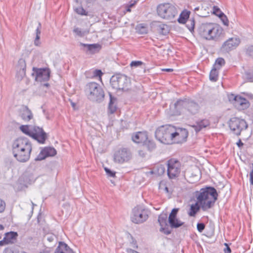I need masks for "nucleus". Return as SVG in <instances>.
<instances>
[{"label":"nucleus","instance_id":"nucleus-1","mask_svg":"<svg viewBox=\"0 0 253 253\" xmlns=\"http://www.w3.org/2000/svg\"><path fill=\"white\" fill-rule=\"evenodd\" d=\"M32 150V144L25 137H19L12 144V153L14 157L20 162H27Z\"/></svg>","mask_w":253,"mask_h":253},{"label":"nucleus","instance_id":"nucleus-2","mask_svg":"<svg viewBox=\"0 0 253 253\" xmlns=\"http://www.w3.org/2000/svg\"><path fill=\"white\" fill-rule=\"evenodd\" d=\"M195 196L202 206V209L206 211L212 207L217 200L218 194L216 189L207 186L195 192Z\"/></svg>","mask_w":253,"mask_h":253},{"label":"nucleus","instance_id":"nucleus-3","mask_svg":"<svg viewBox=\"0 0 253 253\" xmlns=\"http://www.w3.org/2000/svg\"><path fill=\"white\" fill-rule=\"evenodd\" d=\"M174 106L176 114L178 115L186 112L194 115L199 112L200 108L196 101L188 98L178 99L174 103Z\"/></svg>","mask_w":253,"mask_h":253},{"label":"nucleus","instance_id":"nucleus-4","mask_svg":"<svg viewBox=\"0 0 253 253\" xmlns=\"http://www.w3.org/2000/svg\"><path fill=\"white\" fill-rule=\"evenodd\" d=\"M85 93L89 100L98 103L103 100L105 96L102 88L98 84L95 82H90L86 84Z\"/></svg>","mask_w":253,"mask_h":253},{"label":"nucleus","instance_id":"nucleus-5","mask_svg":"<svg viewBox=\"0 0 253 253\" xmlns=\"http://www.w3.org/2000/svg\"><path fill=\"white\" fill-rule=\"evenodd\" d=\"M174 126L169 125L163 126L157 128L155 131L156 138L161 143L166 144L173 143L172 133Z\"/></svg>","mask_w":253,"mask_h":253},{"label":"nucleus","instance_id":"nucleus-6","mask_svg":"<svg viewBox=\"0 0 253 253\" xmlns=\"http://www.w3.org/2000/svg\"><path fill=\"white\" fill-rule=\"evenodd\" d=\"M110 84L112 87L115 89L126 91L129 90L131 82L130 78L126 75L117 74L111 78Z\"/></svg>","mask_w":253,"mask_h":253},{"label":"nucleus","instance_id":"nucleus-7","mask_svg":"<svg viewBox=\"0 0 253 253\" xmlns=\"http://www.w3.org/2000/svg\"><path fill=\"white\" fill-rule=\"evenodd\" d=\"M157 12L159 16L166 20L173 19L178 13L175 6L170 3L159 4L157 7Z\"/></svg>","mask_w":253,"mask_h":253},{"label":"nucleus","instance_id":"nucleus-8","mask_svg":"<svg viewBox=\"0 0 253 253\" xmlns=\"http://www.w3.org/2000/svg\"><path fill=\"white\" fill-rule=\"evenodd\" d=\"M227 124L232 132L237 136L240 135L242 131L248 127L247 122L244 119L238 117L231 118Z\"/></svg>","mask_w":253,"mask_h":253},{"label":"nucleus","instance_id":"nucleus-9","mask_svg":"<svg viewBox=\"0 0 253 253\" xmlns=\"http://www.w3.org/2000/svg\"><path fill=\"white\" fill-rule=\"evenodd\" d=\"M149 212L140 206L135 207L132 211L131 221L135 224H141L148 218Z\"/></svg>","mask_w":253,"mask_h":253},{"label":"nucleus","instance_id":"nucleus-10","mask_svg":"<svg viewBox=\"0 0 253 253\" xmlns=\"http://www.w3.org/2000/svg\"><path fill=\"white\" fill-rule=\"evenodd\" d=\"M240 43L241 40L238 37L230 38L222 43L220 51L222 53H229L230 51L235 49Z\"/></svg>","mask_w":253,"mask_h":253},{"label":"nucleus","instance_id":"nucleus-11","mask_svg":"<svg viewBox=\"0 0 253 253\" xmlns=\"http://www.w3.org/2000/svg\"><path fill=\"white\" fill-rule=\"evenodd\" d=\"M180 163L174 159H171L167 162V174L170 179L175 178L180 172Z\"/></svg>","mask_w":253,"mask_h":253},{"label":"nucleus","instance_id":"nucleus-12","mask_svg":"<svg viewBox=\"0 0 253 253\" xmlns=\"http://www.w3.org/2000/svg\"><path fill=\"white\" fill-rule=\"evenodd\" d=\"M132 158V154L127 148H121L114 154V160L115 162L122 164L129 161Z\"/></svg>","mask_w":253,"mask_h":253},{"label":"nucleus","instance_id":"nucleus-13","mask_svg":"<svg viewBox=\"0 0 253 253\" xmlns=\"http://www.w3.org/2000/svg\"><path fill=\"white\" fill-rule=\"evenodd\" d=\"M33 76L35 77V80L37 82H47L50 78V72L48 68H37L34 67Z\"/></svg>","mask_w":253,"mask_h":253},{"label":"nucleus","instance_id":"nucleus-14","mask_svg":"<svg viewBox=\"0 0 253 253\" xmlns=\"http://www.w3.org/2000/svg\"><path fill=\"white\" fill-rule=\"evenodd\" d=\"M173 143H181L186 141L188 131L186 128L174 126L172 135Z\"/></svg>","mask_w":253,"mask_h":253},{"label":"nucleus","instance_id":"nucleus-15","mask_svg":"<svg viewBox=\"0 0 253 253\" xmlns=\"http://www.w3.org/2000/svg\"><path fill=\"white\" fill-rule=\"evenodd\" d=\"M31 137L37 140L40 144H44L48 136L42 128L37 126H33Z\"/></svg>","mask_w":253,"mask_h":253},{"label":"nucleus","instance_id":"nucleus-16","mask_svg":"<svg viewBox=\"0 0 253 253\" xmlns=\"http://www.w3.org/2000/svg\"><path fill=\"white\" fill-rule=\"evenodd\" d=\"M179 208L173 209L168 217V222L171 228H178L184 225V222L177 218Z\"/></svg>","mask_w":253,"mask_h":253},{"label":"nucleus","instance_id":"nucleus-17","mask_svg":"<svg viewBox=\"0 0 253 253\" xmlns=\"http://www.w3.org/2000/svg\"><path fill=\"white\" fill-rule=\"evenodd\" d=\"M18 237V234L17 232L10 231L5 233L3 239L0 241V246L15 244L17 241Z\"/></svg>","mask_w":253,"mask_h":253},{"label":"nucleus","instance_id":"nucleus-18","mask_svg":"<svg viewBox=\"0 0 253 253\" xmlns=\"http://www.w3.org/2000/svg\"><path fill=\"white\" fill-rule=\"evenodd\" d=\"M212 24V23H202L198 29V33L207 40H211Z\"/></svg>","mask_w":253,"mask_h":253},{"label":"nucleus","instance_id":"nucleus-19","mask_svg":"<svg viewBox=\"0 0 253 253\" xmlns=\"http://www.w3.org/2000/svg\"><path fill=\"white\" fill-rule=\"evenodd\" d=\"M158 222L161 228L160 231L164 234L168 235L170 234L171 231L169 229L168 224V216L166 213H162L159 215Z\"/></svg>","mask_w":253,"mask_h":253},{"label":"nucleus","instance_id":"nucleus-20","mask_svg":"<svg viewBox=\"0 0 253 253\" xmlns=\"http://www.w3.org/2000/svg\"><path fill=\"white\" fill-rule=\"evenodd\" d=\"M151 28L161 35H166L169 32V27L159 21H153L151 24Z\"/></svg>","mask_w":253,"mask_h":253},{"label":"nucleus","instance_id":"nucleus-21","mask_svg":"<svg viewBox=\"0 0 253 253\" xmlns=\"http://www.w3.org/2000/svg\"><path fill=\"white\" fill-rule=\"evenodd\" d=\"M57 154L56 150L51 147H46L42 149L35 158L36 161H42L48 157H52Z\"/></svg>","mask_w":253,"mask_h":253},{"label":"nucleus","instance_id":"nucleus-22","mask_svg":"<svg viewBox=\"0 0 253 253\" xmlns=\"http://www.w3.org/2000/svg\"><path fill=\"white\" fill-rule=\"evenodd\" d=\"M212 26L211 40L217 41L223 35V28L218 24L212 23Z\"/></svg>","mask_w":253,"mask_h":253},{"label":"nucleus","instance_id":"nucleus-23","mask_svg":"<svg viewBox=\"0 0 253 253\" xmlns=\"http://www.w3.org/2000/svg\"><path fill=\"white\" fill-rule=\"evenodd\" d=\"M234 98H235L233 105L235 107L239 109H245L248 108L249 106V101L245 98L236 95Z\"/></svg>","mask_w":253,"mask_h":253},{"label":"nucleus","instance_id":"nucleus-24","mask_svg":"<svg viewBox=\"0 0 253 253\" xmlns=\"http://www.w3.org/2000/svg\"><path fill=\"white\" fill-rule=\"evenodd\" d=\"M19 181L21 184L27 186L28 185L34 183L35 181V178L32 173L26 171L20 177Z\"/></svg>","mask_w":253,"mask_h":253},{"label":"nucleus","instance_id":"nucleus-25","mask_svg":"<svg viewBox=\"0 0 253 253\" xmlns=\"http://www.w3.org/2000/svg\"><path fill=\"white\" fill-rule=\"evenodd\" d=\"M80 45L86 48V52L90 54L98 53L101 49V45L99 43L85 44L81 42Z\"/></svg>","mask_w":253,"mask_h":253},{"label":"nucleus","instance_id":"nucleus-26","mask_svg":"<svg viewBox=\"0 0 253 253\" xmlns=\"http://www.w3.org/2000/svg\"><path fill=\"white\" fill-rule=\"evenodd\" d=\"M132 141L136 143H143L148 138V134L146 131H138L132 135Z\"/></svg>","mask_w":253,"mask_h":253},{"label":"nucleus","instance_id":"nucleus-27","mask_svg":"<svg viewBox=\"0 0 253 253\" xmlns=\"http://www.w3.org/2000/svg\"><path fill=\"white\" fill-rule=\"evenodd\" d=\"M210 125L209 120L205 119L199 120L196 122L195 124L192 126L195 131L197 133L200 131L203 128H205Z\"/></svg>","mask_w":253,"mask_h":253},{"label":"nucleus","instance_id":"nucleus-28","mask_svg":"<svg viewBox=\"0 0 253 253\" xmlns=\"http://www.w3.org/2000/svg\"><path fill=\"white\" fill-rule=\"evenodd\" d=\"M21 119L25 122H29L33 118V115L31 111L27 106L23 107L20 114Z\"/></svg>","mask_w":253,"mask_h":253},{"label":"nucleus","instance_id":"nucleus-29","mask_svg":"<svg viewBox=\"0 0 253 253\" xmlns=\"http://www.w3.org/2000/svg\"><path fill=\"white\" fill-rule=\"evenodd\" d=\"M54 253H75L66 244L59 242Z\"/></svg>","mask_w":253,"mask_h":253},{"label":"nucleus","instance_id":"nucleus-30","mask_svg":"<svg viewBox=\"0 0 253 253\" xmlns=\"http://www.w3.org/2000/svg\"><path fill=\"white\" fill-rule=\"evenodd\" d=\"M201 208L202 209V206L200 204V203H198V201L197 200V202L195 204H192L190 206L189 211L188 213L189 216L191 217H195Z\"/></svg>","mask_w":253,"mask_h":253},{"label":"nucleus","instance_id":"nucleus-31","mask_svg":"<svg viewBox=\"0 0 253 253\" xmlns=\"http://www.w3.org/2000/svg\"><path fill=\"white\" fill-rule=\"evenodd\" d=\"M110 101L108 105V112L110 114H112L114 113L117 110V106L116 102L117 98L113 96L111 93H109Z\"/></svg>","mask_w":253,"mask_h":253},{"label":"nucleus","instance_id":"nucleus-32","mask_svg":"<svg viewBox=\"0 0 253 253\" xmlns=\"http://www.w3.org/2000/svg\"><path fill=\"white\" fill-rule=\"evenodd\" d=\"M190 11L184 10L180 13L177 21L180 24H185L190 18Z\"/></svg>","mask_w":253,"mask_h":253},{"label":"nucleus","instance_id":"nucleus-33","mask_svg":"<svg viewBox=\"0 0 253 253\" xmlns=\"http://www.w3.org/2000/svg\"><path fill=\"white\" fill-rule=\"evenodd\" d=\"M143 146L150 152L153 151L156 148V144L155 142L152 140L148 139V138L143 143Z\"/></svg>","mask_w":253,"mask_h":253},{"label":"nucleus","instance_id":"nucleus-34","mask_svg":"<svg viewBox=\"0 0 253 253\" xmlns=\"http://www.w3.org/2000/svg\"><path fill=\"white\" fill-rule=\"evenodd\" d=\"M41 28H42V25L40 22H39L38 23V26L37 27L36 30V38L34 40V44L36 46H40L41 44V42L40 41V35L41 34Z\"/></svg>","mask_w":253,"mask_h":253},{"label":"nucleus","instance_id":"nucleus-35","mask_svg":"<svg viewBox=\"0 0 253 253\" xmlns=\"http://www.w3.org/2000/svg\"><path fill=\"white\" fill-rule=\"evenodd\" d=\"M218 70L215 66H213L210 73V80L212 82H216L218 80Z\"/></svg>","mask_w":253,"mask_h":253},{"label":"nucleus","instance_id":"nucleus-36","mask_svg":"<svg viewBox=\"0 0 253 253\" xmlns=\"http://www.w3.org/2000/svg\"><path fill=\"white\" fill-rule=\"evenodd\" d=\"M30 126L28 125H22L20 126V130L24 134L31 137L33 131V126L30 128Z\"/></svg>","mask_w":253,"mask_h":253},{"label":"nucleus","instance_id":"nucleus-37","mask_svg":"<svg viewBox=\"0 0 253 253\" xmlns=\"http://www.w3.org/2000/svg\"><path fill=\"white\" fill-rule=\"evenodd\" d=\"M185 24H186V26L190 32H192V31H194L195 25V21L194 18H190L187 21H186V22Z\"/></svg>","mask_w":253,"mask_h":253},{"label":"nucleus","instance_id":"nucleus-38","mask_svg":"<svg viewBox=\"0 0 253 253\" xmlns=\"http://www.w3.org/2000/svg\"><path fill=\"white\" fill-rule=\"evenodd\" d=\"M244 51L247 56L253 58V45H247L244 48Z\"/></svg>","mask_w":253,"mask_h":253},{"label":"nucleus","instance_id":"nucleus-39","mask_svg":"<svg viewBox=\"0 0 253 253\" xmlns=\"http://www.w3.org/2000/svg\"><path fill=\"white\" fill-rule=\"evenodd\" d=\"M225 60L223 58L219 57L216 59L213 66H215L217 69L219 70L222 66L225 65Z\"/></svg>","mask_w":253,"mask_h":253},{"label":"nucleus","instance_id":"nucleus-40","mask_svg":"<svg viewBox=\"0 0 253 253\" xmlns=\"http://www.w3.org/2000/svg\"><path fill=\"white\" fill-rule=\"evenodd\" d=\"M244 78L248 82H253V70H249L245 72Z\"/></svg>","mask_w":253,"mask_h":253},{"label":"nucleus","instance_id":"nucleus-41","mask_svg":"<svg viewBox=\"0 0 253 253\" xmlns=\"http://www.w3.org/2000/svg\"><path fill=\"white\" fill-rule=\"evenodd\" d=\"M2 253H19V251L15 246H10L5 248Z\"/></svg>","mask_w":253,"mask_h":253},{"label":"nucleus","instance_id":"nucleus-42","mask_svg":"<svg viewBox=\"0 0 253 253\" xmlns=\"http://www.w3.org/2000/svg\"><path fill=\"white\" fill-rule=\"evenodd\" d=\"M75 12L79 15L87 16L88 12L82 6L75 8Z\"/></svg>","mask_w":253,"mask_h":253},{"label":"nucleus","instance_id":"nucleus-43","mask_svg":"<svg viewBox=\"0 0 253 253\" xmlns=\"http://www.w3.org/2000/svg\"><path fill=\"white\" fill-rule=\"evenodd\" d=\"M157 173L159 175H162L164 174L166 170L165 167L163 165H160L157 166Z\"/></svg>","mask_w":253,"mask_h":253},{"label":"nucleus","instance_id":"nucleus-44","mask_svg":"<svg viewBox=\"0 0 253 253\" xmlns=\"http://www.w3.org/2000/svg\"><path fill=\"white\" fill-rule=\"evenodd\" d=\"M219 17L221 20L224 25H228V20L227 16L224 13L220 14V15L219 16Z\"/></svg>","mask_w":253,"mask_h":253},{"label":"nucleus","instance_id":"nucleus-45","mask_svg":"<svg viewBox=\"0 0 253 253\" xmlns=\"http://www.w3.org/2000/svg\"><path fill=\"white\" fill-rule=\"evenodd\" d=\"M143 65H144V63L141 61H132L130 64L131 67H137Z\"/></svg>","mask_w":253,"mask_h":253},{"label":"nucleus","instance_id":"nucleus-46","mask_svg":"<svg viewBox=\"0 0 253 253\" xmlns=\"http://www.w3.org/2000/svg\"><path fill=\"white\" fill-rule=\"evenodd\" d=\"M205 224L203 222H198L197 224V228L198 231L201 233L205 228Z\"/></svg>","mask_w":253,"mask_h":253},{"label":"nucleus","instance_id":"nucleus-47","mask_svg":"<svg viewBox=\"0 0 253 253\" xmlns=\"http://www.w3.org/2000/svg\"><path fill=\"white\" fill-rule=\"evenodd\" d=\"M213 13L218 17L220 15V14L223 13L220 9L217 6H214L213 7Z\"/></svg>","mask_w":253,"mask_h":253},{"label":"nucleus","instance_id":"nucleus-48","mask_svg":"<svg viewBox=\"0 0 253 253\" xmlns=\"http://www.w3.org/2000/svg\"><path fill=\"white\" fill-rule=\"evenodd\" d=\"M46 238H47V240L49 242H52L54 241V240L57 239V237H56V236L55 235H53V234L47 235V237H46Z\"/></svg>","mask_w":253,"mask_h":253},{"label":"nucleus","instance_id":"nucleus-49","mask_svg":"<svg viewBox=\"0 0 253 253\" xmlns=\"http://www.w3.org/2000/svg\"><path fill=\"white\" fill-rule=\"evenodd\" d=\"M74 32L76 33L78 36L82 37L84 36V33L82 30L79 28H76L73 30Z\"/></svg>","mask_w":253,"mask_h":253},{"label":"nucleus","instance_id":"nucleus-50","mask_svg":"<svg viewBox=\"0 0 253 253\" xmlns=\"http://www.w3.org/2000/svg\"><path fill=\"white\" fill-rule=\"evenodd\" d=\"M104 169H105L107 174L109 176H110L111 177L115 176V172L112 171L110 169H109L107 168H105Z\"/></svg>","mask_w":253,"mask_h":253},{"label":"nucleus","instance_id":"nucleus-51","mask_svg":"<svg viewBox=\"0 0 253 253\" xmlns=\"http://www.w3.org/2000/svg\"><path fill=\"white\" fill-rule=\"evenodd\" d=\"M103 73L101 70L96 69L93 71V75L96 77H101Z\"/></svg>","mask_w":253,"mask_h":253},{"label":"nucleus","instance_id":"nucleus-52","mask_svg":"<svg viewBox=\"0 0 253 253\" xmlns=\"http://www.w3.org/2000/svg\"><path fill=\"white\" fill-rule=\"evenodd\" d=\"M5 208V202L0 199V213L3 212Z\"/></svg>","mask_w":253,"mask_h":253},{"label":"nucleus","instance_id":"nucleus-53","mask_svg":"<svg viewBox=\"0 0 253 253\" xmlns=\"http://www.w3.org/2000/svg\"><path fill=\"white\" fill-rule=\"evenodd\" d=\"M132 241L130 243V245L133 249H137L138 245L136 241L133 238L131 237Z\"/></svg>","mask_w":253,"mask_h":253},{"label":"nucleus","instance_id":"nucleus-54","mask_svg":"<svg viewBox=\"0 0 253 253\" xmlns=\"http://www.w3.org/2000/svg\"><path fill=\"white\" fill-rule=\"evenodd\" d=\"M138 153L139 156L142 158H145L147 155L146 152L143 149L139 150Z\"/></svg>","mask_w":253,"mask_h":253},{"label":"nucleus","instance_id":"nucleus-55","mask_svg":"<svg viewBox=\"0 0 253 253\" xmlns=\"http://www.w3.org/2000/svg\"><path fill=\"white\" fill-rule=\"evenodd\" d=\"M18 63L19 65H21V68H22L23 70H24L26 69V63L25 61L23 59H20L18 61Z\"/></svg>","mask_w":253,"mask_h":253},{"label":"nucleus","instance_id":"nucleus-56","mask_svg":"<svg viewBox=\"0 0 253 253\" xmlns=\"http://www.w3.org/2000/svg\"><path fill=\"white\" fill-rule=\"evenodd\" d=\"M224 245L225 246V248L224 249V253H231V250L229 247V245L227 243H225Z\"/></svg>","mask_w":253,"mask_h":253},{"label":"nucleus","instance_id":"nucleus-57","mask_svg":"<svg viewBox=\"0 0 253 253\" xmlns=\"http://www.w3.org/2000/svg\"><path fill=\"white\" fill-rule=\"evenodd\" d=\"M252 170L251 171L250 173V181L251 185H253V163L252 164Z\"/></svg>","mask_w":253,"mask_h":253},{"label":"nucleus","instance_id":"nucleus-58","mask_svg":"<svg viewBox=\"0 0 253 253\" xmlns=\"http://www.w3.org/2000/svg\"><path fill=\"white\" fill-rule=\"evenodd\" d=\"M135 4V2L132 3L129 5H127L126 6V11L127 12H130L131 11V8L133 7Z\"/></svg>","mask_w":253,"mask_h":253},{"label":"nucleus","instance_id":"nucleus-59","mask_svg":"<svg viewBox=\"0 0 253 253\" xmlns=\"http://www.w3.org/2000/svg\"><path fill=\"white\" fill-rule=\"evenodd\" d=\"M126 252L127 253H139L138 252L130 248L126 249Z\"/></svg>","mask_w":253,"mask_h":253},{"label":"nucleus","instance_id":"nucleus-60","mask_svg":"<svg viewBox=\"0 0 253 253\" xmlns=\"http://www.w3.org/2000/svg\"><path fill=\"white\" fill-rule=\"evenodd\" d=\"M236 95H234V94H231L229 96V101L232 103L233 104L234 103V101H235V98H234V97H235Z\"/></svg>","mask_w":253,"mask_h":253},{"label":"nucleus","instance_id":"nucleus-61","mask_svg":"<svg viewBox=\"0 0 253 253\" xmlns=\"http://www.w3.org/2000/svg\"><path fill=\"white\" fill-rule=\"evenodd\" d=\"M236 144L239 148H241L244 145V143L242 142L241 139H239Z\"/></svg>","mask_w":253,"mask_h":253},{"label":"nucleus","instance_id":"nucleus-62","mask_svg":"<svg viewBox=\"0 0 253 253\" xmlns=\"http://www.w3.org/2000/svg\"><path fill=\"white\" fill-rule=\"evenodd\" d=\"M165 191L167 193H169V194H171V192L169 191V188L168 187H167V186H166L165 188Z\"/></svg>","mask_w":253,"mask_h":253},{"label":"nucleus","instance_id":"nucleus-63","mask_svg":"<svg viewBox=\"0 0 253 253\" xmlns=\"http://www.w3.org/2000/svg\"><path fill=\"white\" fill-rule=\"evenodd\" d=\"M163 71H167V72H170L173 71V69H170V68H167V69H163Z\"/></svg>","mask_w":253,"mask_h":253},{"label":"nucleus","instance_id":"nucleus-64","mask_svg":"<svg viewBox=\"0 0 253 253\" xmlns=\"http://www.w3.org/2000/svg\"><path fill=\"white\" fill-rule=\"evenodd\" d=\"M4 229V226L0 224V231L3 230Z\"/></svg>","mask_w":253,"mask_h":253}]
</instances>
